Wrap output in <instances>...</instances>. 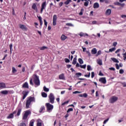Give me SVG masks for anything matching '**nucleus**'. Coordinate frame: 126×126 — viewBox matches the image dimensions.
Here are the masks:
<instances>
[{
  "mask_svg": "<svg viewBox=\"0 0 126 126\" xmlns=\"http://www.w3.org/2000/svg\"><path fill=\"white\" fill-rule=\"evenodd\" d=\"M32 102H35V97L32 96H30L28 97L26 103V109H29L30 105H31V103H32Z\"/></svg>",
  "mask_w": 126,
  "mask_h": 126,
  "instance_id": "obj_1",
  "label": "nucleus"
},
{
  "mask_svg": "<svg viewBox=\"0 0 126 126\" xmlns=\"http://www.w3.org/2000/svg\"><path fill=\"white\" fill-rule=\"evenodd\" d=\"M33 82L34 83V87H37V86H40V79H39V76L36 74H33L32 75Z\"/></svg>",
  "mask_w": 126,
  "mask_h": 126,
  "instance_id": "obj_2",
  "label": "nucleus"
},
{
  "mask_svg": "<svg viewBox=\"0 0 126 126\" xmlns=\"http://www.w3.org/2000/svg\"><path fill=\"white\" fill-rule=\"evenodd\" d=\"M49 102L51 103V104H54L55 103V95L53 93H50L48 96Z\"/></svg>",
  "mask_w": 126,
  "mask_h": 126,
  "instance_id": "obj_3",
  "label": "nucleus"
},
{
  "mask_svg": "<svg viewBox=\"0 0 126 126\" xmlns=\"http://www.w3.org/2000/svg\"><path fill=\"white\" fill-rule=\"evenodd\" d=\"M30 114H31V112L29 110L24 111L23 114V120H27V118Z\"/></svg>",
  "mask_w": 126,
  "mask_h": 126,
  "instance_id": "obj_4",
  "label": "nucleus"
},
{
  "mask_svg": "<svg viewBox=\"0 0 126 126\" xmlns=\"http://www.w3.org/2000/svg\"><path fill=\"white\" fill-rule=\"evenodd\" d=\"M119 98L116 96H113L110 98L109 102L110 104H114L115 102H117Z\"/></svg>",
  "mask_w": 126,
  "mask_h": 126,
  "instance_id": "obj_5",
  "label": "nucleus"
},
{
  "mask_svg": "<svg viewBox=\"0 0 126 126\" xmlns=\"http://www.w3.org/2000/svg\"><path fill=\"white\" fill-rule=\"evenodd\" d=\"M47 111H52L54 109V105L49 103L46 104Z\"/></svg>",
  "mask_w": 126,
  "mask_h": 126,
  "instance_id": "obj_6",
  "label": "nucleus"
},
{
  "mask_svg": "<svg viewBox=\"0 0 126 126\" xmlns=\"http://www.w3.org/2000/svg\"><path fill=\"white\" fill-rule=\"evenodd\" d=\"M46 3V1H44L42 3L41 8L40 10V13H43V11L44 9H46V7L47 6V4Z\"/></svg>",
  "mask_w": 126,
  "mask_h": 126,
  "instance_id": "obj_7",
  "label": "nucleus"
},
{
  "mask_svg": "<svg viewBox=\"0 0 126 126\" xmlns=\"http://www.w3.org/2000/svg\"><path fill=\"white\" fill-rule=\"evenodd\" d=\"M57 19H58L57 15H54L53 18V26H56V25H57Z\"/></svg>",
  "mask_w": 126,
  "mask_h": 126,
  "instance_id": "obj_8",
  "label": "nucleus"
},
{
  "mask_svg": "<svg viewBox=\"0 0 126 126\" xmlns=\"http://www.w3.org/2000/svg\"><path fill=\"white\" fill-rule=\"evenodd\" d=\"M99 82L102 83L103 84H106L107 83V80H106L105 77H101L99 79Z\"/></svg>",
  "mask_w": 126,
  "mask_h": 126,
  "instance_id": "obj_9",
  "label": "nucleus"
},
{
  "mask_svg": "<svg viewBox=\"0 0 126 126\" xmlns=\"http://www.w3.org/2000/svg\"><path fill=\"white\" fill-rule=\"evenodd\" d=\"M19 26L20 29L23 30V31H27V27H26L25 25H22V24H19Z\"/></svg>",
  "mask_w": 126,
  "mask_h": 126,
  "instance_id": "obj_10",
  "label": "nucleus"
},
{
  "mask_svg": "<svg viewBox=\"0 0 126 126\" xmlns=\"http://www.w3.org/2000/svg\"><path fill=\"white\" fill-rule=\"evenodd\" d=\"M5 88H6L5 83L3 82H0V89H5Z\"/></svg>",
  "mask_w": 126,
  "mask_h": 126,
  "instance_id": "obj_11",
  "label": "nucleus"
},
{
  "mask_svg": "<svg viewBox=\"0 0 126 126\" xmlns=\"http://www.w3.org/2000/svg\"><path fill=\"white\" fill-rule=\"evenodd\" d=\"M29 94V92H27V91H23V100H24V99H25V98H26V97H27V95H28V94Z\"/></svg>",
  "mask_w": 126,
  "mask_h": 126,
  "instance_id": "obj_12",
  "label": "nucleus"
},
{
  "mask_svg": "<svg viewBox=\"0 0 126 126\" xmlns=\"http://www.w3.org/2000/svg\"><path fill=\"white\" fill-rule=\"evenodd\" d=\"M15 111H16V113H17L16 116H17V117H19V116H20V114H21L22 109V108H17Z\"/></svg>",
  "mask_w": 126,
  "mask_h": 126,
  "instance_id": "obj_13",
  "label": "nucleus"
},
{
  "mask_svg": "<svg viewBox=\"0 0 126 126\" xmlns=\"http://www.w3.org/2000/svg\"><path fill=\"white\" fill-rule=\"evenodd\" d=\"M14 114H16V111H14L12 113L10 114L7 117V119H13Z\"/></svg>",
  "mask_w": 126,
  "mask_h": 126,
  "instance_id": "obj_14",
  "label": "nucleus"
},
{
  "mask_svg": "<svg viewBox=\"0 0 126 126\" xmlns=\"http://www.w3.org/2000/svg\"><path fill=\"white\" fill-rule=\"evenodd\" d=\"M112 13V10L111 9H108L105 12L106 15H110Z\"/></svg>",
  "mask_w": 126,
  "mask_h": 126,
  "instance_id": "obj_15",
  "label": "nucleus"
},
{
  "mask_svg": "<svg viewBox=\"0 0 126 126\" xmlns=\"http://www.w3.org/2000/svg\"><path fill=\"white\" fill-rule=\"evenodd\" d=\"M59 79H61L62 80H65V77H64V74H61L59 75Z\"/></svg>",
  "mask_w": 126,
  "mask_h": 126,
  "instance_id": "obj_16",
  "label": "nucleus"
},
{
  "mask_svg": "<svg viewBox=\"0 0 126 126\" xmlns=\"http://www.w3.org/2000/svg\"><path fill=\"white\" fill-rule=\"evenodd\" d=\"M37 126H42V120L41 119L37 120Z\"/></svg>",
  "mask_w": 126,
  "mask_h": 126,
  "instance_id": "obj_17",
  "label": "nucleus"
},
{
  "mask_svg": "<svg viewBox=\"0 0 126 126\" xmlns=\"http://www.w3.org/2000/svg\"><path fill=\"white\" fill-rule=\"evenodd\" d=\"M1 94H3V95H7L8 94V91L4 90L0 92Z\"/></svg>",
  "mask_w": 126,
  "mask_h": 126,
  "instance_id": "obj_18",
  "label": "nucleus"
},
{
  "mask_svg": "<svg viewBox=\"0 0 126 126\" xmlns=\"http://www.w3.org/2000/svg\"><path fill=\"white\" fill-rule=\"evenodd\" d=\"M91 52L92 55H96V54H97V49H96V48H94L92 50Z\"/></svg>",
  "mask_w": 126,
  "mask_h": 126,
  "instance_id": "obj_19",
  "label": "nucleus"
},
{
  "mask_svg": "<svg viewBox=\"0 0 126 126\" xmlns=\"http://www.w3.org/2000/svg\"><path fill=\"white\" fill-rule=\"evenodd\" d=\"M79 35L81 37H86V36H88V34L86 33H83V32H81L79 34Z\"/></svg>",
  "mask_w": 126,
  "mask_h": 126,
  "instance_id": "obj_20",
  "label": "nucleus"
},
{
  "mask_svg": "<svg viewBox=\"0 0 126 126\" xmlns=\"http://www.w3.org/2000/svg\"><path fill=\"white\" fill-rule=\"evenodd\" d=\"M67 37L65 35H64V34H62L61 37V39L62 40V41H64L66 39H67Z\"/></svg>",
  "mask_w": 126,
  "mask_h": 126,
  "instance_id": "obj_21",
  "label": "nucleus"
},
{
  "mask_svg": "<svg viewBox=\"0 0 126 126\" xmlns=\"http://www.w3.org/2000/svg\"><path fill=\"white\" fill-rule=\"evenodd\" d=\"M97 63L99 65H102L103 64V62L102 61V60L100 59L97 60Z\"/></svg>",
  "mask_w": 126,
  "mask_h": 126,
  "instance_id": "obj_22",
  "label": "nucleus"
},
{
  "mask_svg": "<svg viewBox=\"0 0 126 126\" xmlns=\"http://www.w3.org/2000/svg\"><path fill=\"white\" fill-rule=\"evenodd\" d=\"M23 88H29V86H28V83L25 82V83L23 85Z\"/></svg>",
  "mask_w": 126,
  "mask_h": 126,
  "instance_id": "obj_23",
  "label": "nucleus"
},
{
  "mask_svg": "<svg viewBox=\"0 0 126 126\" xmlns=\"http://www.w3.org/2000/svg\"><path fill=\"white\" fill-rule=\"evenodd\" d=\"M37 18H38V20L40 24V26H42L43 25V23L42 22V17L41 16H37Z\"/></svg>",
  "mask_w": 126,
  "mask_h": 126,
  "instance_id": "obj_24",
  "label": "nucleus"
},
{
  "mask_svg": "<svg viewBox=\"0 0 126 126\" xmlns=\"http://www.w3.org/2000/svg\"><path fill=\"white\" fill-rule=\"evenodd\" d=\"M115 4L116 5H119V6H125V3H121L119 2H117L115 3Z\"/></svg>",
  "mask_w": 126,
  "mask_h": 126,
  "instance_id": "obj_25",
  "label": "nucleus"
},
{
  "mask_svg": "<svg viewBox=\"0 0 126 126\" xmlns=\"http://www.w3.org/2000/svg\"><path fill=\"white\" fill-rule=\"evenodd\" d=\"M94 8H99V3L97 2L94 4Z\"/></svg>",
  "mask_w": 126,
  "mask_h": 126,
  "instance_id": "obj_26",
  "label": "nucleus"
},
{
  "mask_svg": "<svg viewBox=\"0 0 126 126\" xmlns=\"http://www.w3.org/2000/svg\"><path fill=\"white\" fill-rule=\"evenodd\" d=\"M77 61V59L76 58V57L74 58L72 63V64H74V65L76 64Z\"/></svg>",
  "mask_w": 126,
  "mask_h": 126,
  "instance_id": "obj_27",
  "label": "nucleus"
},
{
  "mask_svg": "<svg viewBox=\"0 0 126 126\" xmlns=\"http://www.w3.org/2000/svg\"><path fill=\"white\" fill-rule=\"evenodd\" d=\"M32 9H34V10H37V5L35 4V3H33V4L32 5Z\"/></svg>",
  "mask_w": 126,
  "mask_h": 126,
  "instance_id": "obj_28",
  "label": "nucleus"
},
{
  "mask_svg": "<svg viewBox=\"0 0 126 126\" xmlns=\"http://www.w3.org/2000/svg\"><path fill=\"white\" fill-rule=\"evenodd\" d=\"M111 60L113 61V62H114V63H119V60L115 58H111Z\"/></svg>",
  "mask_w": 126,
  "mask_h": 126,
  "instance_id": "obj_29",
  "label": "nucleus"
},
{
  "mask_svg": "<svg viewBox=\"0 0 126 126\" xmlns=\"http://www.w3.org/2000/svg\"><path fill=\"white\" fill-rule=\"evenodd\" d=\"M44 110H45V107L42 106L39 110V113H43V111Z\"/></svg>",
  "mask_w": 126,
  "mask_h": 126,
  "instance_id": "obj_30",
  "label": "nucleus"
},
{
  "mask_svg": "<svg viewBox=\"0 0 126 126\" xmlns=\"http://www.w3.org/2000/svg\"><path fill=\"white\" fill-rule=\"evenodd\" d=\"M43 90L45 91V92H49V89L46 87V86L43 87Z\"/></svg>",
  "mask_w": 126,
  "mask_h": 126,
  "instance_id": "obj_31",
  "label": "nucleus"
},
{
  "mask_svg": "<svg viewBox=\"0 0 126 126\" xmlns=\"http://www.w3.org/2000/svg\"><path fill=\"white\" fill-rule=\"evenodd\" d=\"M78 62L80 64H83V60L81 58L78 59Z\"/></svg>",
  "mask_w": 126,
  "mask_h": 126,
  "instance_id": "obj_32",
  "label": "nucleus"
},
{
  "mask_svg": "<svg viewBox=\"0 0 126 126\" xmlns=\"http://www.w3.org/2000/svg\"><path fill=\"white\" fill-rule=\"evenodd\" d=\"M114 51H116V47H113L109 49V52L110 53H112V52H114Z\"/></svg>",
  "mask_w": 126,
  "mask_h": 126,
  "instance_id": "obj_33",
  "label": "nucleus"
},
{
  "mask_svg": "<svg viewBox=\"0 0 126 126\" xmlns=\"http://www.w3.org/2000/svg\"><path fill=\"white\" fill-rule=\"evenodd\" d=\"M92 69H93L90 65H87V70H88V71H90V70H92Z\"/></svg>",
  "mask_w": 126,
  "mask_h": 126,
  "instance_id": "obj_34",
  "label": "nucleus"
},
{
  "mask_svg": "<svg viewBox=\"0 0 126 126\" xmlns=\"http://www.w3.org/2000/svg\"><path fill=\"white\" fill-rule=\"evenodd\" d=\"M41 95L42 97H44V98H46V97L48 96L46 93H42Z\"/></svg>",
  "mask_w": 126,
  "mask_h": 126,
  "instance_id": "obj_35",
  "label": "nucleus"
},
{
  "mask_svg": "<svg viewBox=\"0 0 126 126\" xmlns=\"http://www.w3.org/2000/svg\"><path fill=\"white\" fill-rule=\"evenodd\" d=\"M69 2H71V0H67L66 1L64 2V4L67 5V4H69Z\"/></svg>",
  "mask_w": 126,
  "mask_h": 126,
  "instance_id": "obj_36",
  "label": "nucleus"
},
{
  "mask_svg": "<svg viewBox=\"0 0 126 126\" xmlns=\"http://www.w3.org/2000/svg\"><path fill=\"white\" fill-rule=\"evenodd\" d=\"M12 70L13 73H15V72H17V70H16L15 67H12Z\"/></svg>",
  "mask_w": 126,
  "mask_h": 126,
  "instance_id": "obj_37",
  "label": "nucleus"
},
{
  "mask_svg": "<svg viewBox=\"0 0 126 126\" xmlns=\"http://www.w3.org/2000/svg\"><path fill=\"white\" fill-rule=\"evenodd\" d=\"M30 84H31V85H33V78H30Z\"/></svg>",
  "mask_w": 126,
  "mask_h": 126,
  "instance_id": "obj_38",
  "label": "nucleus"
},
{
  "mask_svg": "<svg viewBox=\"0 0 126 126\" xmlns=\"http://www.w3.org/2000/svg\"><path fill=\"white\" fill-rule=\"evenodd\" d=\"M81 68H84V69H85L86 68V64L84 65H80Z\"/></svg>",
  "mask_w": 126,
  "mask_h": 126,
  "instance_id": "obj_39",
  "label": "nucleus"
},
{
  "mask_svg": "<svg viewBox=\"0 0 126 126\" xmlns=\"http://www.w3.org/2000/svg\"><path fill=\"white\" fill-rule=\"evenodd\" d=\"M18 126H26V124L24 123H21L18 125Z\"/></svg>",
  "mask_w": 126,
  "mask_h": 126,
  "instance_id": "obj_40",
  "label": "nucleus"
},
{
  "mask_svg": "<svg viewBox=\"0 0 126 126\" xmlns=\"http://www.w3.org/2000/svg\"><path fill=\"white\" fill-rule=\"evenodd\" d=\"M30 126H34V121L32 120L30 123Z\"/></svg>",
  "mask_w": 126,
  "mask_h": 126,
  "instance_id": "obj_41",
  "label": "nucleus"
},
{
  "mask_svg": "<svg viewBox=\"0 0 126 126\" xmlns=\"http://www.w3.org/2000/svg\"><path fill=\"white\" fill-rule=\"evenodd\" d=\"M45 49H48V47H46V46H43L40 47V50L41 51H44V50H45Z\"/></svg>",
  "mask_w": 126,
  "mask_h": 126,
  "instance_id": "obj_42",
  "label": "nucleus"
},
{
  "mask_svg": "<svg viewBox=\"0 0 126 126\" xmlns=\"http://www.w3.org/2000/svg\"><path fill=\"white\" fill-rule=\"evenodd\" d=\"M66 25L67 26H70L71 27H73V26H74L71 23H67V24H66Z\"/></svg>",
  "mask_w": 126,
  "mask_h": 126,
  "instance_id": "obj_43",
  "label": "nucleus"
},
{
  "mask_svg": "<svg viewBox=\"0 0 126 126\" xmlns=\"http://www.w3.org/2000/svg\"><path fill=\"white\" fill-rule=\"evenodd\" d=\"M124 72H125V71L124 70V69H121L119 71V73L120 74H123V73H124Z\"/></svg>",
  "mask_w": 126,
  "mask_h": 126,
  "instance_id": "obj_44",
  "label": "nucleus"
},
{
  "mask_svg": "<svg viewBox=\"0 0 126 126\" xmlns=\"http://www.w3.org/2000/svg\"><path fill=\"white\" fill-rule=\"evenodd\" d=\"M89 4V1H86L84 3V5L85 6H88V4Z\"/></svg>",
  "mask_w": 126,
  "mask_h": 126,
  "instance_id": "obj_45",
  "label": "nucleus"
},
{
  "mask_svg": "<svg viewBox=\"0 0 126 126\" xmlns=\"http://www.w3.org/2000/svg\"><path fill=\"white\" fill-rule=\"evenodd\" d=\"M123 60L124 61H126V52L125 53L123 54Z\"/></svg>",
  "mask_w": 126,
  "mask_h": 126,
  "instance_id": "obj_46",
  "label": "nucleus"
},
{
  "mask_svg": "<svg viewBox=\"0 0 126 126\" xmlns=\"http://www.w3.org/2000/svg\"><path fill=\"white\" fill-rule=\"evenodd\" d=\"M72 111H73V108H69L67 111V113H69V112H72Z\"/></svg>",
  "mask_w": 126,
  "mask_h": 126,
  "instance_id": "obj_47",
  "label": "nucleus"
},
{
  "mask_svg": "<svg viewBox=\"0 0 126 126\" xmlns=\"http://www.w3.org/2000/svg\"><path fill=\"white\" fill-rule=\"evenodd\" d=\"M80 93H82V92H78L77 91L73 92V94H80Z\"/></svg>",
  "mask_w": 126,
  "mask_h": 126,
  "instance_id": "obj_48",
  "label": "nucleus"
},
{
  "mask_svg": "<svg viewBox=\"0 0 126 126\" xmlns=\"http://www.w3.org/2000/svg\"><path fill=\"white\" fill-rule=\"evenodd\" d=\"M102 54V51L101 50H99L97 52V54H96V57H98L99 55H101Z\"/></svg>",
  "mask_w": 126,
  "mask_h": 126,
  "instance_id": "obj_49",
  "label": "nucleus"
},
{
  "mask_svg": "<svg viewBox=\"0 0 126 126\" xmlns=\"http://www.w3.org/2000/svg\"><path fill=\"white\" fill-rule=\"evenodd\" d=\"M69 102V100L66 101L65 102H64L63 104H62V106H64V105H65L66 104H68V103Z\"/></svg>",
  "mask_w": 126,
  "mask_h": 126,
  "instance_id": "obj_50",
  "label": "nucleus"
},
{
  "mask_svg": "<svg viewBox=\"0 0 126 126\" xmlns=\"http://www.w3.org/2000/svg\"><path fill=\"white\" fill-rule=\"evenodd\" d=\"M94 76H95V74L94 73V72H92V73H91L92 78H94Z\"/></svg>",
  "mask_w": 126,
  "mask_h": 126,
  "instance_id": "obj_51",
  "label": "nucleus"
},
{
  "mask_svg": "<svg viewBox=\"0 0 126 126\" xmlns=\"http://www.w3.org/2000/svg\"><path fill=\"white\" fill-rule=\"evenodd\" d=\"M44 25L46 26V27H47V26L48 25V22L45 19H44Z\"/></svg>",
  "mask_w": 126,
  "mask_h": 126,
  "instance_id": "obj_52",
  "label": "nucleus"
},
{
  "mask_svg": "<svg viewBox=\"0 0 126 126\" xmlns=\"http://www.w3.org/2000/svg\"><path fill=\"white\" fill-rule=\"evenodd\" d=\"M84 76L85 77H88V78L90 77V72L88 73V75L86 74L84 75Z\"/></svg>",
  "mask_w": 126,
  "mask_h": 126,
  "instance_id": "obj_53",
  "label": "nucleus"
},
{
  "mask_svg": "<svg viewBox=\"0 0 126 126\" xmlns=\"http://www.w3.org/2000/svg\"><path fill=\"white\" fill-rule=\"evenodd\" d=\"M70 62V61L68 59H67V58L65 59V63H68Z\"/></svg>",
  "mask_w": 126,
  "mask_h": 126,
  "instance_id": "obj_54",
  "label": "nucleus"
},
{
  "mask_svg": "<svg viewBox=\"0 0 126 126\" xmlns=\"http://www.w3.org/2000/svg\"><path fill=\"white\" fill-rule=\"evenodd\" d=\"M109 121V118L104 120L103 122V124L105 125V124H107V122Z\"/></svg>",
  "mask_w": 126,
  "mask_h": 126,
  "instance_id": "obj_55",
  "label": "nucleus"
},
{
  "mask_svg": "<svg viewBox=\"0 0 126 126\" xmlns=\"http://www.w3.org/2000/svg\"><path fill=\"white\" fill-rule=\"evenodd\" d=\"M87 96H88V95H87V94L86 93H84L83 94V97H84V98H86Z\"/></svg>",
  "mask_w": 126,
  "mask_h": 126,
  "instance_id": "obj_56",
  "label": "nucleus"
},
{
  "mask_svg": "<svg viewBox=\"0 0 126 126\" xmlns=\"http://www.w3.org/2000/svg\"><path fill=\"white\" fill-rule=\"evenodd\" d=\"M110 70H113V71H115L116 70V69L114 67H110L109 68Z\"/></svg>",
  "mask_w": 126,
  "mask_h": 126,
  "instance_id": "obj_57",
  "label": "nucleus"
},
{
  "mask_svg": "<svg viewBox=\"0 0 126 126\" xmlns=\"http://www.w3.org/2000/svg\"><path fill=\"white\" fill-rule=\"evenodd\" d=\"M117 45H118V42H115L113 43V46L114 47H116V46H117Z\"/></svg>",
  "mask_w": 126,
  "mask_h": 126,
  "instance_id": "obj_58",
  "label": "nucleus"
},
{
  "mask_svg": "<svg viewBox=\"0 0 126 126\" xmlns=\"http://www.w3.org/2000/svg\"><path fill=\"white\" fill-rule=\"evenodd\" d=\"M115 65L117 69H120V66H119V64L118 63L116 64Z\"/></svg>",
  "mask_w": 126,
  "mask_h": 126,
  "instance_id": "obj_59",
  "label": "nucleus"
},
{
  "mask_svg": "<svg viewBox=\"0 0 126 126\" xmlns=\"http://www.w3.org/2000/svg\"><path fill=\"white\" fill-rule=\"evenodd\" d=\"M97 21H93L92 22V24H93L94 25L95 24H97Z\"/></svg>",
  "mask_w": 126,
  "mask_h": 126,
  "instance_id": "obj_60",
  "label": "nucleus"
},
{
  "mask_svg": "<svg viewBox=\"0 0 126 126\" xmlns=\"http://www.w3.org/2000/svg\"><path fill=\"white\" fill-rule=\"evenodd\" d=\"M76 75H78L79 76H81V75H82V74L81 73H76Z\"/></svg>",
  "mask_w": 126,
  "mask_h": 126,
  "instance_id": "obj_61",
  "label": "nucleus"
},
{
  "mask_svg": "<svg viewBox=\"0 0 126 126\" xmlns=\"http://www.w3.org/2000/svg\"><path fill=\"white\" fill-rule=\"evenodd\" d=\"M82 48L83 49V52H85L86 51V48L82 47Z\"/></svg>",
  "mask_w": 126,
  "mask_h": 126,
  "instance_id": "obj_62",
  "label": "nucleus"
},
{
  "mask_svg": "<svg viewBox=\"0 0 126 126\" xmlns=\"http://www.w3.org/2000/svg\"><path fill=\"white\" fill-rule=\"evenodd\" d=\"M122 84L124 86V87H126V82L122 83Z\"/></svg>",
  "mask_w": 126,
  "mask_h": 126,
  "instance_id": "obj_63",
  "label": "nucleus"
},
{
  "mask_svg": "<svg viewBox=\"0 0 126 126\" xmlns=\"http://www.w3.org/2000/svg\"><path fill=\"white\" fill-rule=\"evenodd\" d=\"M121 17H122V18H124V19L126 18V15H121Z\"/></svg>",
  "mask_w": 126,
  "mask_h": 126,
  "instance_id": "obj_64",
  "label": "nucleus"
}]
</instances>
